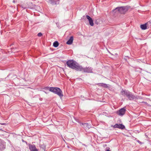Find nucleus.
<instances>
[{
  "label": "nucleus",
  "instance_id": "9",
  "mask_svg": "<svg viewBox=\"0 0 151 151\" xmlns=\"http://www.w3.org/2000/svg\"><path fill=\"white\" fill-rule=\"evenodd\" d=\"M81 125L86 129H88L91 127V126L90 124L87 123H82L81 124Z\"/></svg>",
  "mask_w": 151,
  "mask_h": 151
},
{
  "label": "nucleus",
  "instance_id": "15",
  "mask_svg": "<svg viewBox=\"0 0 151 151\" xmlns=\"http://www.w3.org/2000/svg\"><path fill=\"white\" fill-rule=\"evenodd\" d=\"M49 2L52 5H56V2L54 0H49Z\"/></svg>",
  "mask_w": 151,
  "mask_h": 151
},
{
  "label": "nucleus",
  "instance_id": "19",
  "mask_svg": "<svg viewBox=\"0 0 151 151\" xmlns=\"http://www.w3.org/2000/svg\"><path fill=\"white\" fill-rule=\"evenodd\" d=\"M137 141V142H139V143H141V142L139 140H138Z\"/></svg>",
  "mask_w": 151,
  "mask_h": 151
},
{
  "label": "nucleus",
  "instance_id": "13",
  "mask_svg": "<svg viewBox=\"0 0 151 151\" xmlns=\"http://www.w3.org/2000/svg\"><path fill=\"white\" fill-rule=\"evenodd\" d=\"M147 24H142L140 25V28L142 29L145 30L147 29Z\"/></svg>",
  "mask_w": 151,
  "mask_h": 151
},
{
  "label": "nucleus",
  "instance_id": "2",
  "mask_svg": "<svg viewBox=\"0 0 151 151\" xmlns=\"http://www.w3.org/2000/svg\"><path fill=\"white\" fill-rule=\"evenodd\" d=\"M130 7L128 6L117 7L113 10V12L118 11L121 14H124L128 11Z\"/></svg>",
  "mask_w": 151,
  "mask_h": 151
},
{
  "label": "nucleus",
  "instance_id": "21",
  "mask_svg": "<svg viewBox=\"0 0 151 151\" xmlns=\"http://www.w3.org/2000/svg\"><path fill=\"white\" fill-rule=\"evenodd\" d=\"M33 151H38V149H36V150H35Z\"/></svg>",
  "mask_w": 151,
  "mask_h": 151
},
{
  "label": "nucleus",
  "instance_id": "18",
  "mask_svg": "<svg viewBox=\"0 0 151 151\" xmlns=\"http://www.w3.org/2000/svg\"><path fill=\"white\" fill-rule=\"evenodd\" d=\"M42 35V34L41 32H40L38 34L37 36L39 37H41Z\"/></svg>",
  "mask_w": 151,
  "mask_h": 151
},
{
  "label": "nucleus",
  "instance_id": "22",
  "mask_svg": "<svg viewBox=\"0 0 151 151\" xmlns=\"http://www.w3.org/2000/svg\"><path fill=\"white\" fill-rule=\"evenodd\" d=\"M3 148H0V150H3Z\"/></svg>",
  "mask_w": 151,
  "mask_h": 151
},
{
  "label": "nucleus",
  "instance_id": "1",
  "mask_svg": "<svg viewBox=\"0 0 151 151\" xmlns=\"http://www.w3.org/2000/svg\"><path fill=\"white\" fill-rule=\"evenodd\" d=\"M121 94L124 96H127L130 100L134 99H141L140 97L134 95L131 92L128 90H124L122 89L121 91Z\"/></svg>",
  "mask_w": 151,
  "mask_h": 151
},
{
  "label": "nucleus",
  "instance_id": "20",
  "mask_svg": "<svg viewBox=\"0 0 151 151\" xmlns=\"http://www.w3.org/2000/svg\"><path fill=\"white\" fill-rule=\"evenodd\" d=\"M16 2V1L15 0H13V3H15Z\"/></svg>",
  "mask_w": 151,
  "mask_h": 151
},
{
  "label": "nucleus",
  "instance_id": "12",
  "mask_svg": "<svg viewBox=\"0 0 151 151\" xmlns=\"http://www.w3.org/2000/svg\"><path fill=\"white\" fill-rule=\"evenodd\" d=\"M73 40V36H71L70 37L69 39L67 42V44L70 45L72 44Z\"/></svg>",
  "mask_w": 151,
  "mask_h": 151
},
{
  "label": "nucleus",
  "instance_id": "10",
  "mask_svg": "<svg viewBox=\"0 0 151 151\" xmlns=\"http://www.w3.org/2000/svg\"><path fill=\"white\" fill-rule=\"evenodd\" d=\"M28 145L30 151H34L37 149L35 145H32L31 144H29Z\"/></svg>",
  "mask_w": 151,
  "mask_h": 151
},
{
  "label": "nucleus",
  "instance_id": "11",
  "mask_svg": "<svg viewBox=\"0 0 151 151\" xmlns=\"http://www.w3.org/2000/svg\"><path fill=\"white\" fill-rule=\"evenodd\" d=\"M86 17L88 19L89 23L91 26H93L94 24L93 23V21L92 19L89 16L86 15Z\"/></svg>",
  "mask_w": 151,
  "mask_h": 151
},
{
  "label": "nucleus",
  "instance_id": "17",
  "mask_svg": "<svg viewBox=\"0 0 151 151\" xmlns=\"http://www.w3.org/2000/svg\"><path fill=\"white\" fill-rule=\"evenodd\" d=\"M52 87H50L49 86H47L45 87L44 88V89L46 90H49L51 92V89L52 88Z\"/></svg>",
  "mask_w": 151,
  "mask_h": 151
},
{
  "label": "nucleus",
  "instance_id": "3",
  "mask_svg": "<svg viewBox=\"0 0 151 151\" xmlns=\"http://www.w3.org/2000/svg\"><path fill=\"white\" fill-rule=\"evenodd\" d=\"M51 92L58 95L60 98L63 96V94L61 90L58 87H52L51 89Z\"/></svg>",
  "mask_w": 151,
  "mask_h": 151
},
{
  "label": "nucleus",
  "instance_id": "8",
  "mask_svg": "<svg viewBox=\"0 0 151 151\" xmlns=\"http://www.w3.org/2000/svg\"><path fill=\"white\" fill-rule=\"evenodd\" d=\"M92 68L90 67L85 68H83L82 71H83L84 72H86L87 73H92Z\"/></svg>",
  "mask_w": 151,
  "mask_h": 151
},
{
  "label": "nucleus",
  "instance_id": "4",
  "mask_svg": "<svg viewBox=\"0 0 151 151\" xmlns=\"http://www.w3.org/2000/svg\"><path fill=\"white\" fill-rule=\"evenodd\" d=\"M76 62L73 60H69L67 61V65L70 68L73 69Z\"/></svg>",
  "mask_w": 151,
  "mask_h": 151
},
{
  "label": "nucleus",
  "instance_id": "16",
  "mask_svg": "<svg viewBox=\"0 0 151 151\" xmlns=\"http://www.w3.org/2000/svg\"><path fill=\"white\" fill-rule=\"evenodd\" d=\"M59 45V43L57 41H55L53 43V46L55 47H57Z\"/></svg>",
  "mask_w": 151,
  "mask_h": 151
},
{
  "label": "nucleus",
  "instance_id": "6",
  "mask_svg": "<svg viewBox=\"0 0 151 151\" xmlns=\"http://www.w3.org/2000/svg\"><path fill=\"white\" fill-rule=\"evenodd\" d=\"M83 68V67L81 65H80L76 62L73 69L77 71H81L82 70Z\"/></svg>",
  "mask_w": 151,
  "mask_h": 151
},
{
  "label": "nucleus",
  "instance_id": "24",
  "mask_svg": "<svg viewBox=\"0 0 151 151\" xmlns=\"http://www.w3.org/2000/svg\"><path fill=\"white\" fill-rule=\"evenodd\" d=\"M142 103H145V102L143 101V102H142Z\"/></svg>",
  "mask_w": 151,
  "mask_h": 151
},
{
  "label": "nucleus",
  "instance_id": "5",
  "mask_svg": "<svg viewBox=\"0 0 151 151\" xmlns=\"http://www.w3.org/2000/svg\"><path fill=\"white\" fill-rule=\"evenodd\" d=\"M111 127L114 128H118L122 129L125 128V126L122 124H116L114 125H111Z\"/></svg>",
  "mask_w": 151,
  "mask_h": 151
},
{
  "label": "nucleus",
  "instance_id": "14",
  "mask_svg": "<svg viewBox=\"0 0 151 151\" xmlns=\"http://www.w3.org/2000/svg\"><path fill=\"white\" fill-rule=\"evenodd\" d=\"M98 85L100 86H101L102 87H103L104 88H108V85L104 83H99Z\"/></svg>",
  "mask_w": 151,
  "mask_h": 151
},
{
  "label": "nucleus",
  "instance_id": "23",
  "mask_svg": "<svg viewBox=\"0 0 151 151\" xmlns=\"http://www.w3.org/2000/svg\"><path fill=\"white\" fill-rule=\"evenodd\" d=\"M63 140L65 141V140L64 139H63Z\"/></svg>",
  "mask_w": 151,
  "mask_h": 151
},
{
  "label": "nucleus",
  "instance_id": "7",
  "mask_svg": "<svg viewBox=\"0 0 151 151\" xmlns=\"http://www.w3.org/2000/svg\"><path fill=\"white\" fill-rule=\"evenodd\" d=\"M126 110L124 108H122L116 112V113L118 115L122 116L125 113Z\"/></svg>",
  "mask_w": 151,
  "mask_h": 151
}]
</instances>
